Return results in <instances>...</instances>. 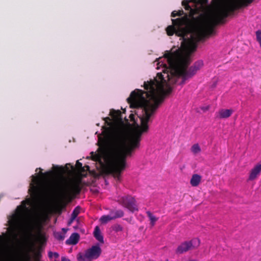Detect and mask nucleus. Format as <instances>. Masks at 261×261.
Here are the masks:
<instances>
[{
	"label": "nucleus",
	"mask_w": 261,
	"mask_h": 261,
	"mask_svg": "<svg viewBox=\"0 0 261 261\" xmlns=\"http://www.w3.org/2000/svg\"><path fill=\"white\" fill-rule=\"evenodd\" d=\"M256 38L261 37V30H258L256 32Z\"/></svg>",
	"instance_id": "31"
},
{
	"label": "nucleus",
	"mask_w": 261,
	"mask_h": 261,
	"mask_svg": "<svg viewBox=\"0 0 261 261\" xmlns=\"http://www.w3.org/2000/svg\"><path fill=\"white\" fill-rule=\"evenodd\" d=\"M177 15H178V16H181L182 15L185 14L184 12L182 10L177 11Z\"/></svg>",
	"instance_id": "29"
},
{
	"label": "nucleus",
	"mask_w": 261,
	"mask_h": 261,
	"mask_svg": "<svg viewBox=\"0 0 261 261\" xmlns=\"http://www.w3.org/2000/svg\"><path fill=\"white\" fill-rule=\"evenodd\" d=\"M172 25H169L166 30L168 36H172L175 34L176 36L181 37L182 39L181 46L184 49L183 43L186 40H193L192 39H187L186 36L189 33V31L186 27L189 23L188 16H184L180 18L172 19Z\"/></svg>",
	"instance_id": "6"
},
{
	"label": "nucleus",
	"mask_w": 261,
	"mask_h": 261,
	"mask_svg": "<svg viewBox=\"0 0 261 261\" xmlns=\"http://www.w3.org/2000/svg\"><path fill=\"white\" fill-rule=\"evenodd\" d=\"M49 176H50V173H48V175H47V177H48Z\"/></svg>",
	"instance_id": "37"
},
{
	"label": "nucleus",
	"mask_w": 261,
	"mask_h": 261,
	"mask_svg": "<svg viewBox=\"0 0 261 261\" xmlns=\"http://www.w3.org/2000/svg\"><path fill=\"white\" fill-rule=\"evenodd\" d=\"M183 46L185 54L177 50L174 53L167 51L164 55L169 65V68L165 65L167 72L163 71L166 76L162 73H158V80L155 78L144 82L145 91L136 89L127 98L131 108H141L143 110V115L140 118L141 128L133 129L127 119L125 117L123 120L120 110L112 109L110 111L109 116L103 118L104 124L101 130H148L150 117L163 102L165 97L172 92L168 83L171 82L170 76L181 77V84H184L187 79L192 77L203 65L202 61L199 60L188 69L191 63V54L196 50L197 44L193 40H188L184 42Z\"/></svg>",
	"instance_id": "2"
},
{
	"label": "nucleus",
	"mask_w": 261,
	"mask_h": 261,
	"mask_svg": "<svg viewBox=\"0 0 261 261\" xmlns=\"http://www.w3.org/2000/svg\"><path fill=\"white\" fill-rule=\"evenodd\" d=\"M200 240L198 238H194L190 241H185L181 243L177 247L175 252L177 254H182L194 248L199 246Z\"/></svg>",
	"instance_id": "8"
},
{
	"label": "nucleus",
	"mask_w": 261,
	"mask_h": 261,
	"mask_svg": "<svg viewBox=\"0 0 261 261\" xmlns=\"http://www.w3.org/2000/svg\"><path fill=\"white\" fill-rule=\"evenodd\" d=\"M5 252V247L2 239L0 240V255L4 254Z\"/></svg>",
	"instance_id": "25"
},
{
	"label": "nucleus",
	"mask_w": 261,
	"mask_h": 261,
	"mask_svg": "<svg viewBox=\"0 0 261 261\" xmlns=\"http://www.w3.org/2000/svg\"><path fill=\"white\" fill-rule=\"evenodd\" d=\"M86 168H87V169L88 170H89V167L88 166H86Z\"/></svg>",
	"instance_id": "36"
},
{
	"label": "nucleus",
	"mask_w": 261,
	"mask_h": 261,
	"mask_svg": "<svg viewBox=\"0 0 261 261\" xmlns=\"http://www.w3.org/2000/svg\"><path fill=\"white\" fill-rule=\"evenodd\" d=\"M32 178H33V179H32L33 182H34V184H31L32 195V196H33L34 197H36L39 194L40 189H39V187H38L37 186H35V184H36V185L38 184L39 182L40 179L38 177L35 176L34 175L32 176Z\"/></svg>",
	"instance_id": "13"
},
{
	"label": "nucleus",
	"mask_w": 261,
	"mask_h": 261,
	"mask_svg": "<svg viewBox=\"0 0 261 261\" xmlns=\"http://www.w3.org/2000/svg\"><path fill=\"white\" fill-rule=\"evenodd\" d=\"M63 230L65 231L64 233H66V230L64 228ZM55 237L59 240H63L65 238V234H62L61 232H57L54 233Z\"/></svg>",
	"instance_id": "21"
},
{
	"label": "nucleus",
	"mask_w": 261,
	"mask_h": 261,
	"mask_svg": "<svg viewBox=\"0 0 261 261\" xmlns=\"http://www.w3.org/2000/svg\"><path fill=\"white\" fill-rule=\"evenodd\" d=\"M129 117L132 121H133L134 123H135V119H134V115L133 114H130L129 116Z\"/></svg>",
	"instance_id": "34"
},
{
	"label": "nucleus",
	"mask_w": 261,
	"mask_h": 261,
	"mask_svg": "<svg viewBox=\"0 0 261 261\" xmlns=\"http://www.w3.org/2000/svg\"><path fill=\"white\" fill-rule=\"evenodd\" d=\"M209 108H210L209 106H206L205 107L201 108V110H202L204 112H205V111H207L209 109Z\"/></svg>",
	"instance_id": "32"
},
{
	"label": "nucleus",
	"mask_w": 261,
	"mask_h": 261,
	"mask_svg": "<svg viewBox=\"0 0 261 261\" xmlns=\"http://www.w3.org/2000/svg\"><path fill=\"white\" fill-rule=\"evenodd\" d=\"M208 0H198L199 4L201 5H205L208 3Z\"/></svg>",
	"instance_id": "28"
},
{
	"label": "nucleus",
	"mask_w": 261,
	"mask_h": 261,
	"mask_svg": "<svg viewBox=\"0 0 261 261\" xmlns=\"http://www.w3.org/2000/svg\"><path fill=\"white\" fill-rule=\"evenodd\" d=\"M28 203H28V204H29V205H30V204H31V203H30V201H29V202H28Z\"/></svg>",
	"instance_id": "38"
},
{
	"label": "nucleus",
	"mask_w": 261,
	"mask_h": 261,
	"mask_svg": "<svg viewBox=\"0 0 261 261\" xmlns=\"http://www.w3.org/2000/svg\"><path fill=\"white\" fill-rule=\"evenodd\" d=\"M79 213H80V208L76 207L74 210L73 212L72 213L71 216L70 221L69 222V224H70L73 222V221H74V220H75V219L76 218V217L79 215Z\"/></svg>",
	"instance_id": "19"
},
{
	"label": "nucleus",
	"mask_w": 261,
	"mask_h": 261,
	"mask_svg": "<svg viewBox=\"0 0 261 261\" xmlns=\"http://www.w3.org/2000/svg\"><path fill=\"white\" fill-rule=\"evenodd\" d=\"M189 1V3L190 2H192L194 4H197V3H199L198 2V0H190V1Z\"/></svg>",
	"instance_id": "35"
},
{
	"label": "nucleus",
	"mask_w": 261,
	"mask_h": 261,
	"mask_svg": "<svg viewBox=\"0 0 261 261\" xmlns=\"http://www.w3.org/2000/svg\"><path fill=\"white\" fill-rule=\"evenodd\" d=\"M76 166L77 168L80 170L82 171L83 169V168L82 167V164L80 163L79 161L76 162Z\"/></svg>",
	"instance_id": "27"
},
{
	"label": "nucleus",
	"mask_w": 261,
	"mask_h": 261,
	"mask_svg": "<svg viewBox=\"0 0 261 261\" xmlns=\"http://www.w3.org/2000/svg\"><path fill=\"white\" fill-rule=\"evenodd\" d=\"M183 46L185 54L177 50L174 53L167 51L164 55L169 65V68L165 65L167 72L163 71L166 76L162 73H158V80L155 78L144 82L145 91L136 89L127 98L131 108H141L143 110V115L140 118L141 128L133 129L127 119L125 117L123 120L120 110L112 109L110 111L109 116L103 118L104 124L101 130H148L150 117L163 102L165 97L172 92L168 83L171 82L170 76L181 77V84H184L187 79L192 77L203 65L202 61L199 60L188 69L191 63V54L196 50L197 44L193 40H188L184 42Z\"/></svg>",
	"instance_id": "1"
},
{
	"label": "nucleus",
	"mask_w": 261,
	"mask_h": 261,
	"mask_svg": "<svg viewBox=\"0 0 261 261\" xmlns=\"http://www.w3.org/2000/svg\"><path fill=\"white\" fill-rule=\"evenodd\" d=\"M261 174V162L255 164L249 170L247 181H252L256 180Z\"/></svg>",
	"instance_id": "11"
},
{
	"label": "nucleus",
	"mask_w": 261,
	"mask_h": 261,
	"mask_svg": "<svg viewBox=\"0 0 261 261\" xmlns=\"http://www.w3.org/2000/svg\"><path fill=\"white\" fill-rule=\"evenodd\" d=\"M254 0H228L215 7L196 27L199 40L215 33L214 28L225 23V19L238 9L247 6Z\"/></svg>",
	"instance_id": "4"
},
{
	"label": "nucleus",
	"mask_w": 261,
	"mask_h": 261,
	"mask_svg": "<svg viewBox=\"0 0 261 261\" xmlns=\"http://www.w3.org/2000/svg\"><path fill=\"white\" fill-rule=\"evenodd\" d=\"M101 253V249L98 245L93 246L90 248L87 249L84 254L85 256L92 261V259H97Z\"/></svg>",
	"instance_id": "10"
},
{
	"label": "nucleus",
	"mask_w": 261,
	"mask_h": 261,
	"mask_svg": "<svg viewBox=\"0 0 261 261\" xmlns=\"http://www.w3.org/2000/svg\"><path fill=\"white\" fill-rule=\"evenodd\" d=\"M77 261H92L85 256L82 253H79L77 257Z\"/></svg>",
	"instance_id": "23"
},
{
	"label": "nucleus",
	"mask_w": 261,
	"mask_h": 261,
	"mask_svg": "<svg viewBox=\"0 0 261 261\" xmlns=\"http://www.w3.org/2000/svg\"><path fill=\"white\" fill-rule=\"evenodd\" d=\"M142 132H96L99 148L92 158L97 162V168L120 181L126 167V156L139 147Z\"/></svg>",
	"instance_id": "3"
},
{
	"label": "nucleus",
	"mask_w": 261,
	"mask_h": 261,
	"mask_svg": "<svg viewBox=\"0 0 261 261\" xmlns=\"http://www.w3.org/2000/svg\"><path fill=\"white\" fill-rule=\"evenodd\" d=\"M93 233L94 237L97 241H98L101 243H103V237L98 226H96L95 228Z\"/></svg>",
	"instance_id": "18"
},
{
	"label": "nucleus",
	"mask_w": 261,
	"mask_h": 261,
	"mask_svg": "<svg viewBox=\"0 0 261 261\" xmlns=\"http://www.w3.org/2000/svg\"><path fill=\"white\" fill-rule=\"evenodd\" d=\"M80 238V236L77 233H72L69 238L66 241L67 244L75 245L77 243Z\"/></svg>",
	"instance_id": "17"
},
{
	"label": "nucleus",
	"mask_w": 261,
	"mask_h": 261,
	"mask_svg": "<svg viewBox=\"0 0 261 261\" xmlns=\"http://www.w3.org/2000/svg\"><path fill=\"white\" fill-rule=\"evenodd\" d=\"M80 181L75 179H69L64 182V185L60 189V195L62 198L65 199L71 194L80 192Z\"/></svg>",
	"instance_id": "7"
},
{
	"label": "nucleus",
	"mask_w": 261,
	"mask_h": 261,
	"mask_svg": "<svg viewBox=\"0 0 261 261\" xmlns=\"http://www.w3.org/2000/svg\"><path fill=\"white\" fill-rule=\"evenodd\" d=\"M23 204V207H18V212L10 217L8 221L15 237H16L18 233H25L31 226L30 220L23 216V211L27 208L25 204Z\"/></svg>",
	"instance_id": "5"
},
{
	"label": "nucleus",
	"mask_w": 261,
	"mask_h": 261,
	"mask_svg": "<svg viewBox=\"0 0 261 261\" xmlns=\"http://www.w3.org/2000/svg\"><path fill=\"white\" fill-rule=\"evenodd\" d=\"M171 17H175L176 16H178V15H177V11H173L172 13H171Z\"/></svg>",
	"instance_id": "30"
},
{
	"label": "nucleus",
	"mask_w": 261,
	"mask_h": 261,
	"mask_svg": "<svg viewBox=\"0 0 261 261\" xmlns=\"http://www.w3.org/2000/svg\"><path fill=\"white\" fill-rule=\"evenodd\" d=\"M124 213L122 210L112 211L110 215L101 216L100 218V221L102 224H106L112 220L122 217Z\"/></svg>",
	"instance_id": "12"
},
{
	"label": "nucleus",
	"mask_w": 261,
	"mask_h": 261,
	"mask_svg": "<svg viewBox=\"0 0 261 261\" xmlns=\"http://www.w3.org/2000/svg\"><path fill=\"white\" fill-rule=\"evenodd\" d=\"M191 150L193 153L196 154L200 152L201 149L198 144H195L192 146Z\"/></svg>",
	"instance_id": "22"
},
{
	"label": "nucleus",
	"mask_w": 261,
	"mask_h": 261,
	"mask_svg": "<svg viewBox=\"0 0 261 261\" xmlns=\"http://www.w3.org/2000/svg\"><path fill=\"white\" fill-rule=\"evenodd\" d=\"M148 217L149 218L150 221V223L152 226H153L155 224V222L157 221L158 218H156L153 215L151 214V213L149 211H147L146 212Z\"/></svg>",
	"instance_id": "20"
},
{
	"label": "nucleus",
	"mask_w": 261,
	"mask_h": 261,
	"mask_svg": "<svg viewBox=\"0 0 261 261\" xmlns=\"http://www.w3.org/2000/svg\"><path fill=\"white\" fill-rule=\"evenodd\" d=\"M233 111L231 109H221L216 113V118L219 119L227 118L232 114Z\"/></svg>",
	"instance_id": "14"
},
{
	"label": "nucleus",
	"mask_w": 261,
	"mask_h": 261,
	"mask_svg": "<svg viewBox=\"0 0 261 261\" xmlns=\"http://www.w3.org/2000/svg\"><path fill=\"white\" fill-rule=\"evenodd\" d=\"M117 201L120 204L132 212L138 210L137 205L136 204V200L131 196L124 195L119 196Z\"/></svg>",
	"instance_id": "9"
},
{
	"label": "nucleus",
	"mask_w": 261,
	"mask_h": 261,
	"mask_svg": "<svg viewBox=\"0 0 261 261\" xmlns=\"http://www.w3.org/2000/svg\"><path fill=\"white\" fill-rule=\"evenodd\" d=\"M257 41L259 42L260 47H261V37H258L256 38Z\"/></svg>",
	"instance_id": "33"
},
{
	"label": "nucleus",
	"mask_w": 261,
	"mask_h": 261,
	"mask_svg": "<svg viewBox=\"0 0 261 261\" xmlns=\"http://www.w3.org/2000/svg\"><path fill=\"white\" fill-rule=\"evenodd\" d=\"M202 176L198 174H194L190 179V184L193 187H197L201 181Z\"/></svg>",
	"instance_id": "16"
},
{
	"label": "nucleus",
	"mask_w": 261,
	"mask_h": 261,
	"mask_svg": "<svg viewBox=\"0 0 261 261\" xmlns=\"http://www.w3.org/2000/svg\"><path fill=\"white\" fill-rule=\"evenodd\" d=\"M113 229L115 232L121 231L123 229L122 227L120 225H115L113 227Z\"/></svg>",
	"instance_id": "24"
},
{
	"label": "nucleus",
	"mask_w": 261,
	"mask_h": 261,
	"mask_svg": "<svg viewBox=\"0 0 261 261\" xmlns=\"http://www.w3.org/2000/svg\"><path fill=\"white\" fill-rule=\"evenodd\" d=\"M48 256L49 258L55 257L57 258L59 256V254L57 252H52L51 251L48 252Z\"/></svg>",
	"instance_id": "26"
},
{
	"label": "nucleus",
	"mask_w": 261,
	"mask_h": 261,
	"mask_svg": "<svg viewBox=\"0 0 261 261\" xmlns=\"http://www.w3.org/2000/svg\"><path fill=\"white\" fill-rule=\"evenodd\" d=\"M182 5L184 7V8L187 11H189V14L188 15V19H189V17L193 18L195 14H196L197 12L196 9H194L191 8L190 6L189 5V1L188 0H184L182 1ZM186 14H185L184 16H186Z\"/></svg>",
	"instance_id": "15"
}]
</instances>
